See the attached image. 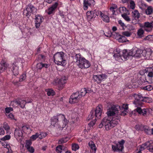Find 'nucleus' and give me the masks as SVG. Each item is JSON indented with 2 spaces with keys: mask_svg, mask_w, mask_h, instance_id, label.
Masks as SVG:
<instances>
[{
  "mask_svg": "<svg viewBox=\"0 0 153 153\" xmlns=\"http://www.w3.org/2000/svg\"><path fill=\"white\" fill-rule=\"evenodd\" d=\"M51 120V125L54 126H55V125H57L58 123V122L62 121V123L59 124V125L58 127L61 130L65 126L68 121V120L65 119L64 115L61 114L53 116L52 117Z\"/></svg>",
  "mask_w": 153,
  "mask_h": 153,
  "instance_id": "nucleus-1",
  "label": "nucleus"
},
{
  "mask_svg": "<svg viewBox=\"0 0 153 153\" xmlns=\"http://www.w3.org/2000/svg\"><path fill=\"white\" fill-rule=\"evenodd\" d=\"M64 53L63 52L56 53L53 56V58L55 62L58 65H64L65 63V60L64 57Z\"/></svg>",
  "mask_w": 153,
  "mask_h": 153,
  "instance_id": "nucleus-2",
  "label": "nucleus"
},
{
  "mask_svg": "<svg viewBox=\"0 0 153 153\" xmlns=\"http://www.w3.org/2000/svg\"><path fill=\"white\" fill-rule=\"evenodd\" d=\"M102 106L101 105H99L96 108L95 110V114L94 115V111H91L90 113V114L88 115L87 119L89 120L90 119H92L94 116L95 117L100 119L101 117V115L102 112L101 108Z\"/></svg>",
  "mask_w": 153,
  "mask_h": 153,
  "instance_id": "nucleus-3",
  "label": "nucleus"
},
{
  "mask_svg": "<svg viewBox=\"0 0 153 153\" xmlns=\"http://www.w3.org/2000/svg\"><path fill=\"white\" fill-rule=\"evenodd\" d=\"M153 144V141L151 140L142 144L141 146L140 150L137 153H141V151L143 150L146 148H147L150 152H153V145H152Z\"/></svg>",
  "mask_w": 153,
  "mask_h": 153,
  "instance_id": "nucleus-4",
  "label": "nucleus"
},
{
  "mask_svg": "<svg viewBox=\"0 0 153 153\" xmlns=\"http://www.w3.org/2000/svg\"><path fill=\"white\" fill-rule=\"evenodd\" d=\"M82 97L79 92H76L72 94L69 99V102L73 104L78 102Z\"/></svg>",
  "mask_w": 153,
  "mask_h": 153,
  "instance_id": "nucleus-5",
  "label": "nucleus"
},
{
  "mask_svg": "<svg viewBox=\"0 0 153 153\" xmlns=\"http://www.w3.org/2000/svg\"><path fill=\"white\" fill-rule=\"evenodd\" d=\"M77 65L81 69L87 68L90 67L91 64L90 62L88 60L82 57L78 62Z\"/></svg>",
  "mask_w": 153,
  "mask_h": 153,
  "instance_id": "nucleus-6",
  "label": "nucleus"
},
{
  "mask_svg": "<svg viewBox=\"0 0 153 153\" xmlns=\"http://www.w3.org/2000/svg\"><path fill=\"white\" fill-rule=\"evenodd\" d=\"M37 9L31 4H29L26 8V10L24 11V13L25 11L27 12L26 16L27 18H29L31 14H33L35 13Z\"/></svg>",
  "mask_w": 153,
  "mask_h": 153,
  "instance_id": "nucleus-7",
  "label": "nucleus"
},
{
  "mask_svg": "<svg viewBox=\"0 0 153 153\" xmlns=\"http://www.w3.org/2000/svg\"><path fill=\"white\" fill-rule=\"evenodd\" d=\"M110 119L111 117H106L103 118V122L104 123L105 129L106 131H108L113 128Z\"/></svg>",
  "mask_w": 153,
  "mask_h": 153,
  "instance_id": "nucleus-8",
  "label": "nucleus"
},
{
  "mask_svg": "<svg viewBox=\"0 0 153 153\" xmlns=\"http://www.w3.org/2000/svg\"><path fill=\"white\" fill-rule=\"evenodd\" d=\"M143 97V96L141 94H139L136 95L135 100L133 102V103L136 105V107L138 106H141L143 104V101L141 99V98Z\"/></svg>",
  "mask_w": 153,
  "mask_h": 153,
  "instance_id": "nucleus-9",
  "label": "nucleus"
},
{
  "mask_svg": "<svg viewBox=\"0 0 153 153\" xmlns=\"http://www.w3.org/2000/svg\"><path fill=\"white\" fill-rule=\"evenodd\" d=\"M120 117L117 114V115L115 116L112 118L111 117L110 121H111L113 128L116 126L120 122Z\"/></svg>",
  "mask_w": 153,
  "mask_h": 153,
  "instance_id": "nucleus-10",
  "label": "nucleus"
},
{
  "mask_svg": "<svg viewBox=\"0 0 153 153\" xmlns=\"http://www.w3.org/2000/svg\"><path fill=\"white\" fill-rule=\"evenodd\" d=\"M67 148L63 145L58 146L56 148V151L57 153H65Z\"/></svg>",
  "mask_w": 153,
  "mask_h": 153,
  "instance_id": "nucleus-11",
  "label": "nucleus"
},
{
  "mask_svg": "<svg viewBox=\"0 0 153 153\" xmlns=\"http://www.w3.org/2000/svg\"><path fill=\"white\" fill-rule=\"evenodd\" d=\"M43 17L39 15H37L35 16V26L36 28H39L42 22V19Z\"/></svg>",
  "mask_w": 153,
  "mask_h": 153,
  "instance_id": "nucleus-12",
  "label": "nucleus"
},
{
  "mask_svg": "<svg viewBox=\"0 0 153 153\" xmlns=\"http://www.w3.org/2000/svg\"><path fill=\"white\" fill-rule=\"evenodd\" d=\"M124 146H122L119 144H117L115 145H112V148L114 152H122Z\"/></svg>",
  "mask_w": 153,
  "mask_h": 153,
  "instance_id": "nucleus-13",
  "label": "nucleus"
},
{
  "mask_svg": "<svg viewBox=\"0 0 153 153\" xmlns=\"http://www.w3.org/2000/svg\"><path fill=\"white\" fill-rule=\"evenodd\" d=\"M152 53L151 50L150 49L142 50V55L146 57V58H149Z\"/></svg>",
  "mask_w": 153,
  "mask_h": 153,
  "instance_id": "nucleus-14",
  "label": "nucleus"
},
{
  "mask_svg": "<svg viewBox=\"0 0 153 153\" xmlns=\"http://www.w3.org/2000/svg\"><path fill=\"white\" fill-rule=\"evenodd\" d=\"M16 103L19 104L20 105L21 108H24L25 105L27 103L31 102V101H30L28 102H26L25 100H16L14 102Z\"/></svg>",
  "mask_w": 153,
  "mask_h": 153,
  "instance_id": "nucleus-15",
  "label": "nucleus"
},
{
  "mask_svg": "<svg viewBox=\"0 0 153 153\" xmlns=\"http://www.w3.org/2000/svg\"><path fill=\"white\" fill-rule=\"evenodd\" d=\"M111 108V109L116 114L119 113V111L121 110L120 106L117 105H112Z\"/></svg>",
  "mask_w": 153,
  "mask_h": 153,
  "instance_id": "nucleus-16",
  "label": "nucleus"
},
{
  "mask_svg": "<svg viewBox=\"0 0 153 153\" xmlns=\"http://www.w3.org/2000/svg\"><path fill=\"white\" fill-rule=\"evenodd\" d=\"M135 111L137 112L140 114H141L143 116L146 115L147 113V111L146 109L144 108L142 109L140 107H137Z\"/></svg>",
  "mask_w": 153,
  "mask_h": 153,
  "instance_id": "nucleus-17",
  "label": "nucleus"
},
{
  "mask_svg": "<svg viewBox=\"0 0 153 153\" xmlns=\"http://www.w3.org/2000/svg\"><path fill=\"white\" fill-rule=\"evenodd\" d=\"M9 65L6 62H2L0 64V71H3L6 70L8 67Z\"/></svg>",
  "mask_w": 153,
  "mask_h": 153,
  "instance_id": "nucleus-18",
  "label": "nucleus"
},
{
  "mask_svg": "<svg viewBox=\"0 0 153 153\" xmlns=\"http://www.w3.org/2000/svg\"><path fill=\"white\" fill-rule=\"evenodd\" d=\"M141 27L147 32H150L151 30L146 28H151V22L150 23L149 22H145L144 25Z\"/></svg>",
  "mask_w": 153,
  "mask_h": 153,
  "instance_id": "nucleus-19",
  "label": "nucleus"
},
{
  "mask_svg": "<svg viewBox=\"0 0 153 153\" xmlns=\"http://www.w3.org/2000/svg\"><path fill=\"white\" fill-rule=\"evenodd\" d=\"M14 135L15 137H16L18 136L19 137H22L23 135V133L22 130L20 129H16L14 131Z\"/></svg>",
  "mask_w": 153,
  "mask_h": 153,
  "instance_id": "nucleus-20",
  "label": "nucleus"
},
{
  "mask_svg": "<svg viewBox=\"0 0 153 153\" xmlns=\"http://www.w3.org/2000/svg\"><path fill=\"white\" fill-rule=\"evenodd\" d=\"M82 57L81 56V55L79 53L76 54L75 56L73 57L74 61V62L77 63V65L78 62L82 58Z\"/></svg>",
  "mask_w": 153,
  "mask_h": 153,
  "instance_id": "nucleus-21",
  "label": "nucleus"
},
{
  "mask_svg": "<svg viewBox=\"0 0 153 153\" xmlns=\"http://www.w3.org/2000/svg\"><path fill=\"white\" fill-rule=\"evenodd\" d=\"M88 145L92 150L94 151V153H95L97 150V148L94 143L92 141H91L89 142Z\"/></svg>",
  "mask_w": 153,
  "mask_h": 153,
  "instance_id": "nucleus-22",
  "label": "nucleus"
},
{
  "mask_svg": "<svg viewBox=\"0 0 153 153\" xmlns=\"http://www.w3.org/2000/svg\"><path fill=\"white\" fill-rule=\"evenodd\" d=\"M123 55H121L122 58H123V60H126L127 59V58H128V53L126 50H124L123 51Z\"/></svg>",
  "mask_w": 153,
  "mask_h": 153,
  "instance_id": "nucleus-23",
  "label": "nucleus"
},
{
  "mask_svg": "<svg viewBox=\"0 0 153 153\" xmlns=\"http://www.w3.org/2000/svg\"><path fill=\"white\" fill-rule=\"evenodd\" d=\"M132 16L136 20L139 18L140 14L138 11L137 10H135L132 12Z\"/></svg>",
  "mask_w": 153,
  "mask_h": 153,
  "instance_id": "nucleus-24",
  "label": "nucleus"
},
{
  "mask_svg": "<svg viewBox=\"0 0 153 153\" xmlns=\"http://www.w3.org/2000/svg\"><path fill=\"white\" fill-rule=\"evenodd\" d=\"M135 53L134 54V57H140L142 55V50L140 49H138L137 50H134Z\"/></svg>",
  "mask_w": 153,
  "mask_h": 153,
  "instance_id": "nucleus-25",
  "label": "nucleus"
},
{
  "mask_svg": "<svg viewBox=\"0 0 153 153\" xmlns=\"http://www.w3.org/2000/svg\"><path fill=\"white\" fill-rule=\"evenodd\" d=\"M18 67L13 64V72L14 75L16 76L19 74Z\"/></svg>",
  "mask_w": 153,
  "mask_h": 153,
  "instance_id": "nucleus-26",
  "label": "nucleus"
},
{
  "mask_svg": "<svg viewBox=\"0 0 153 153\" xmlns=\"http://www.w3.org/2000/svg\"><path fill=\"white\" fill-rule=\"evenodd\" d=\"M141 100L143 101V102H146L148 103H150L152 102V99L151 98L148 97H143L141 98Z\"/></svg>",
  "mask_w": 153,
  "mask_h": 153,
  "instance_id": "nucleus-27",
  "label": "nucleus"
},
{
  "mask_svg": "<svg viewBox=\"0 0 153 153\" xmlns=\"http://www.w3.org/2000/svg\"><path fill=\"white\" fill-rule=\"evenodd\" d=\"M107 113L108 115L107 117H109L113 116L114 115H115L114 116L117 115V114H116L111 109V108L108 110V111H107Z\"/></svg>",
  "mask_w": 153,
  "mask_h": 153,
  "instance_id": "nucleus-28",
  "label": "nucleus"
},
{
  "mask_svg": "<svg viewBox=\"0 0 153 153\" xmlns=\"http://www.w3.org/2000/svg\"><path fill=\"white\" fill-rule=\"evenodd\" d=\"M45 91L47 92V94L48 96H53L55 94L54 91L51 89H46Z\"/></svg>",
  "mask_w": 153,
  "mask_h": 153,
  "instance_id": "nucleus-29",
  "label": "nucleus"
},
{
  "mask_svg": "<svg viewBox=\"0 0 153 153\" xmlns=\"http://www.w3.org/2000/svg\"><path fill=\"white\" fill-rule=\"evenodd\" d=\"M143 131H144L145 133L148 134H151V131L150 129H149V127L146 126L144 125V127H143Z\"/></svg>",
  "mask_w": 153,
  "mask_h": 153,
  "instance_id": "nucleus-30",
  "label": "nucleus"
},
{
  "mask_svg": "<svg viewBox=\"0 0 153 153\" xmlns=\"http://www.w3.org/2000/svg\"><path fill=\"white\" fill-rule=\"evenodd\" d=\"M120 37L118 39L119 42H124L128 41V40L124 36L120 35Z\"/></svg>",
  "mask_w": 153,
  "mask_h": 153,
  "instance_id": "nucleus-31",
  "label": "nucleus"
},
{
  "mask_svg": "<svg viewBox=\"0 0 153 153\" xmlns=\"http://www.w3.org/2000/svg\"><path fill=\"white\" fill-rule=\"evenodd\" d=\"M146 71L148 72V76L150 77H153V69L151 68H148L146 69Z\"/></svg>",
  "mask_w": 153,
  "mask_h": 153,
  "instance_id": "nucleus-32",
  "label": "nucleus"
},
{
  "mask_svg": "<svg viewBox=\"0 0 153 153\" xmlns=\"http://www.w3.org/2000/svg\"><path fill=\"white\" fill-rule=\"evenodd\" d=\"M141 89L144 90L150 91L153 89L152 86L151 85H149L146 86L142 87Z\"/></svg>",
  "mask_w": 153,
  "mask_h": 153,
  "instance_id": "nucleus-33",
  "label": "nucleus"
},
{
  "mask_svg": "<svg viewBox=\"0 0 153 153\" xmlns=\"http://www.w3.org/2000/svg\"><path fill=\"white\" fill-rule=\"evenodd\" d=\"M93 79H94V81L97 82L98 84L100 83L101 81L99 75H94L93 76Z\"/></svg>",
  "mask_w": 153,
  "mask_h": 153,
  "instance_id": "nucleus-34",
  "label": "nucleus"
},
{
  "mask_svg": "<svg viewBox=\"0 0 153 153\" xmlns=\"http://www.w3.org/2000/svg\"><path fill=\"white\" fill-rule=\"evenodd\" d=\"M102 20L106 22H109V18L108 16L106 15H104L103 14L101 16Z\"/></svg>",
  "mask_w": 153,
  "mask_h": 153,
  "instance_id": "nucleus-35",
  "label": "nucleus"
},
{
  "mask_svg": "<svg viewBox=\"0 0 153 153\" xmlns=\"http://www.w3.org/2000/svg\"><path fill=\"white\" fill-rule=\"evenodd\" d=\"M65 78V77H62L59 80L58 83L60 85H62V86H60L61 87H62L63 85L66 82V80Z\"/></svg>",
  "mask_w": 153,
  "mask_h": 153,
  "instance_id": "nucleus-36",
  "label": "nucleus"
},
{
  "mask_svg": "<svg viewBox=\"0 0 153 153\" xmlns=\"http://www.w3.org/2000/svg\"><path fill=\"white\" fill-rule=\"evenodd\" d=\"M69 140L68 138L67 137L63 138L59 140L58 141V143L61 144L66 142Z\"/></svg>",
  "mask_w": 153,
  "mask_h": 153,
  "instance_id": "nucleus-37",
  "label": "nucleus"
},
{
  "mask_svg": "<svg viewBox=\"0 0 153 153\" xmlns=\"http://www.w3.org/2000/svg\"><path fill=\"white\" fill-rule=\"evenodd\" d=\"M153 11L152 7L149 6L148 7L147 9L146 10V13L147 15H150L152 13Z\"/></svg>",
  "mask_w": 153,
  "mask_h": 153,
  "instance_id": "nucleus-38",
  "label": "nucleus"
},
{
  "mask_svg": "<svg viewBox=\"0 0 153 153\" xmlns=\"http://www.w3.org/2000/svg\"><path fill=\"white\" fill-rule=\"evenodd\" d=\"M89 2H88V1L86 0H84L83 3V8L85 10H87L88 8V6L91 5L89 4Z\"/></svg>",
  "mask_w": 153,
  "mask_h": 153,
  "instance_id": "nucleus-39",
  "label": "nucleus"
},
{
  "mask_svg": "<svg viewBox=\"0 0 153 153\" xmlns=\"http://www.w3.org/2000/svg\"><path fill=\"white\" fill-rule=\"evenodd\" d=\"M144 125L142 124H138L135 126V128L137 130H140L141 131H143V128Z\"/></svg>",
  "mask_w": 153,
  "mask_h": 153,
  "instance_id": "nucleus-40",
  "label": "nucleus"
},
{
  "mask_svg": "<svg viewBox=\"0 0 153 153\" xmlns=\"http://www.w3.org/2000/svg\"><path fill=\"white\" fill-rule=\"evenodd\" d=\"M145 40H148L149 41L153 40V35H149L146 37L144 39Z\"/></svg>",
  "mask_w": 153,
  "mask_h": 153,
  "instance_id": "nucleus-41",
  "label": "nucleus"
},
{
  "mask_svg": "<svg viewBox=\"0 0 153 153\" xmlns=\"http://www.w3.org/2000/svg\"><path fill=\"white\" fill-rule=\"evenodd\" d=\"M144 32V30L142 28H140L138 30L137 33V35L140 37H142V35L143 34Z\"/></svg>",
  "mask_w": 153,
  "mask_h": 153,
  "instance_id": "nucleus-42",
  "label": "nucleus"
},
{
  "mask_svg": "<svg viewBox=\"0 0 153 153\" xmlns=\"http://www.w3.org/2000/svg\"><path fill=\"white\" fill-rule=\"evenodd\" d=\"M80 94L82 97V96H85L86 94V88H84L82 89L81 90V92Z\"/></svg>",
  "mask_w": 153,
  "mask_h": 153,
  "instance_id": "nucleus-43",
  "label": "nucleus"
},
{
  "mask_svg": "<svg viewBox=\"0 0 153 153\" xmlns=\"http://www.w3.org/2000/svg\"><path fill=\"white\" fill-rule=\"evenodd\" d=\"M26 78V75L25 74H22L20 76L19 80V82H22L25 80Z\"/></svg>",
  "mask_w": 153,
  "mask_h": 153,
  "instance_id": "nucleus-44",
  "label": "nucleus"
},
{
  "mask_svg": "<svg viewBox=\"0 0 153 153\" xmlns=\"http://www.w3.org/2000/svg\"><path fill=\"white\" fill-rule=\"evenodd\" d=\"M122 34L124 35V36H125L127 37H129L131 35V33L128 31H125L123 32H122Z\"/></svg>",
  "mask_w": 153,
  "mask_h": 153,
  "instance_id": "nucleus-45",
  "label": "nucleus"
},
{
  "mask_svg": "<svg viewBox=\"0 0 153 153\" xmlns=\"http://www.w3.org/2000/svg\"><path fill=\"white\" fill-rule=\"evenodd\" d=\"M47 136V134L46 133H41L40 134H39V137L40 139H42L45 137Z\"/></svg>",
  "mask_w": 153,
  "mask_h": 153,
  "instance_id": "nucleus-46",
  "label": "nucleus"
},
{
  "mask_svg": "<svg viewBox=\"0 0 153 153\" xmlns=\"http://www.w3.org/2000/svg\"><path fill=\"white\" fill-rule=\"evenodd\" d=\"M122 16L126 20L128 21L130 20V18L129 17L127 16L126 13L123 14L122 15Z\"/></svg>",
  "mask_w": 153,
  "mask_h": 153,
  "instance_id": "nucleus-47",
  "label": "nucleus"
},
{
  "mask_svg": "<svg viewBox=\"0 0 153 153\" xmlns=\"http://www.w3.org/2000/svg\"><path fill=\"white\" fill-rule=\"evenodd\" d=\"M31 144L32 142L30 140H27L26 142L25 145V147L27 149L28 147H30V145Z\"/></svg>",
  "mask_w": 153,
  "mask_h": 153,
  "instance_id": "nucleus-48",
  "label": "nucleus"
},
{
  "mask_svg": "<svg viewBox=\"0 0 153 153\" xmlns=\"http://www.w3.org/2000/svg\"><path fill=\"white\" fill-rule=\"evenodd\" d=\"M128 52L129 56H132L133 57H134V54L135 53V52H134V50H129Z\"/></svg>",
  "mask_w": 153,
  "mask_h": 153,
  "instance_id": "nucleus-49",
  "label": "nucleus"
},
{
  "mask_svg": "<svg viewBox=\"0 0 153 153\" xmlns=\"http://www.w3.org/2000/svg\"><path fill=\"white\" fill-rule=\"evenodd\" d=\"M79 148V146L78 144H74L72 145V149L73 150L76 151V150L78 149Z\"/></svg>",
  "mask_w": 153,
  "mask_h": 153,
  "instance_id": "nucleus-50",
  "label": "nucleus"
},
{
  "mask_svg": "<svg viewBox=\"0 0 153 153\" xmlns=\"http://www.w3.org/2000/svg\"><path fill=\"white\" fill-rule=\"evenodd\" d=\"M38 137H39V134L38 133H36L35 134L33 135L31 137L30 139L31 140H34Z\"/></svg>",
  "mask_w": 153,
  "mask_h": 153,
  "instance_id": "nucleus-51",
  "label": "nucleus"
},
{
  "mask_svg": "<svg viewBox=\"0 0 153 153\" xmlns=\"http://www.w3.org/2000/svg\"><path fill=\"white\" fill-rule=\"evenodd\" d=\"M3 128L7 131L9 130L10 129V127L6 123H4L3 124Z\"/></svg>",
  "mask_w": 153,
  "mask_h": 153,
  "instance_id": "nucleus-52",
  "label": "nucleus"
},
{
  "mask_svg": "<svg viewBox=\"0 0 153 153\" xmlns=\"http://www.w3.org/2000/svg\"><path fill=\"white\" fill-rule=\"evenodd\" d=\"M121 110H124L125 111H126V110L128 109V104H126V105L123 104L122 106L121 107Z\"/></svg>",
  "mask_w": 153,
  "mask_h": 153,
  "instance_id": "nucleus-53",
  "label": "nucleus"
},
{
  "mask_svg": "<svg viewBox=\"0 0 153 153\" xmlns=\"http://www.w3.org/2000/svg\"><path fill=\"white\" fill-rule=\"evenodd\" d=\"M10 138V135H7L5 136L4 137L1 139V140L4 141L9 140Z\"/></svg>",
  "mask_w": 153,
  "mask_h": 153,
  "instance_id": "nucleus-54",
  "label": "nucleus"
},
{
  "mask_svg": "<svg viewBox=\"0 0 153 153\" xmlns=\"http://www.w3.org/2000/svg\"><path fill=\"white\" fill-rule=\"evenodd\" d=\"M113 56L114 57L116 58H120L122 60H123V58H122V56H121V55L120 54V53H115Z\"/></svg>",
  "mask_w": 153,
  "mask_h": 153,
  "instance_id": "nucleus-55",
  "label": "nucleus"
},
{
  "mask_svg": "<svg viewBox=\"0 0 153 153\" xmlns=\"http://www.w3.org/2000/svg\"><path fill=\"white\" fill-rule=\"evenodd\" d=\"M125 27H126L127 29L130 31L133 30H134V28L133 26L131 25H128L127 26H126Z\"/></svg>",
  "mask_w": 153,
  "mask_h": 153,
  "instance_id": "nucleus-56",
  "label": "nucleus"
},
{
  "mask_svg": "<svg viewBox=\"0 0 153 153\" xmlns=\"http://www.w3.org/2000/svg\"><path fill=\"white\" fill-rule=\"evenodd\" d=\"M27 149L30 153H33L34 152V149L32 147L30 146L27 148Z\"/></svg>",
  "mask_w": 153,
  "mask_h": 153,
  "instance_id": "nucleus-57",
  "label": "nucleus"
},
{
  "mask_svg": "<svg viewBox=\"0 0 153 153\" xmlns=\"http://www.w3.org/2000/svg\"><path fill=\"white\" fill-rule=\"evenodd\" d=\"M126 8L124 7H120L119 8V11L121 13H123L124 11H126Z\"/></svg>",
  "mask_w": 153,
  "mask_h": 153,
  "instance_id": "nucleus-58",
  "label": "nucleus"
},
{
  "mask_svg": "<svg viewBox=\"0 0 153 153\" xmlns=\"http://www.w3.org/2000/svg\"><path fill=\"white\" fill-rule=\"evenodd\" d=\"M36 68L39 69H41L42 68V62H39V63L37 64Z\"/></svg>",
  "mask_w": 153,
  "mask_h": 153,
  "instance_id": "nucleus-59",
  "label": "nucleus"
},
{
  "mask_svg": "<svg viewBox=\"0 0 153 153\" xmlns=\"http://www.w3.org/2000/svg\"><path fill=\"white\" fill-rule=\"evenodd\" d=\"M13 110V109L11 107H8L5 108V112L9 114L10 111H12Z\"/></svg>",
  "mask_w": 153,
  "mask_h": 153,
  "instance_id": "nucleus-60",
  "label": "nucleus"
},
{
  "mask_svg": "<svg viewBox=\"0 0 153 153\" xmlns=\"http://www.w3.org/2000/svg\"><path fill=\"white\" fill-rule=\"evenodd\" d=\"M118 22L119 24H120L122 27L123 29L124 30L125 29L124 28V27H125L126 26L125 25L124 23L122 22L121 20H119L118 21Z\"/></svg>",
  "mask_w": 153,
  "mask_h": 153,
  "instance_id": "nucleus-61",
  "label": "nucleus"
},
{
  "mask_svg": "<svg viewBox=\"0 0 153 153\" xmlns=\"http://www.w3.org/2000/svg\"><path fill=\"white\" fill-rule=\"evenodd\" d=\"M54 10H55L53 8L50 7L48 9V14L49 15L52 14Z\"/></svg>",
  "mask_w": 153,
  "mask_h": 153,
  "instance_id": "nucleus-62",
  "label": "nucleus"
},
{
  "mask_svg": "<svg viewBox=\"0 0 153 153\" xmlns=\"http://www.w3.org/2000/svg\"><path fill=\"white\" fill-rule=\"evenodd\" d=\"M99 76L101 82L102 80H104L106 78V76L105 74L99 75Z\"/></svg>",
  "mask_w": 153,
  "mask_h": 153,
  "instance_id": "nucleus-63",
  "label": "nucleus"
},
{
  "mask_svg": "<svg viewBox=\"0 0 153 153\" xmlns=\"http://www.w3.org/2000/svg\"><path fill=\"white\" fill-rule=\"evenodd\" d=\"M130 7L132 9H134L135 8V3L133 1H131L130 2Z\"/></svg>",
  "mask_w": 153,
  "mask_h": 153,
  "instance_id": "nucleus-64",
  "label": "nucleus"
}]
</instances>
